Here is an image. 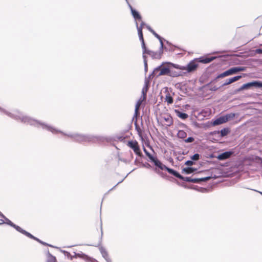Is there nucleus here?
I'll return each mask as SVG.
<instances>
[{"label":"nucleus","instance_id":"45","mask_svg":"<svg viewBox=\"0 0 262 262\" xmlns=\"http://www.w3.org/2000/svg\"><path fill=\"white\" fill-rule=\"evenodd\" d=\"M125 1H126V3H128V1H127V0H125Z\"/></svg>","mask_w":262,"mask_h":262},{"label":"nucleus","instance_id":"38","mask_svg":"<svg viewBox=\"0 0 262 262\" xmlns=\"http://www.w3.org/2000/svg\"><path fill=\"white\" fill-rule=\"evenodd\" d=\"M193 164V162L190 160H188L185 162V165L187 166H191Z\"/></svg>","mask_w":262,"mask_h":262},{"label":"nucleus","instance_id":"3","mask_svg":"<svg viewBox=\"0 0 262 262\" xmlns=\"http://www.w3.org/2000/svg\"><path fill=\"white\" fill-rule=\"evenodd\" d=\"M151 161L154 163L156 167H158L161 170H167L170 174H172L173 176H175L176 177H180V174L177 172L176 171L173 170L172 169L169 168L166 166L165 165H164L163 163L161 162L160 161H159L157 158H154Z\"/></svg>","mask_w":262,"mask_h":262},{"label":"nucleus","instance_id":"4","mask_svg":"<svg viewBox=\"0 0 262 262\" xmlns=\"http://www.w3.org/2000/svg\"><path fill=\"white\" fill-rule=\"evenodd\" d=\"M169 73L170 69L169 68L163 67L161 65L154 69L152 75L158 77L162 75H168Z\"/></svg>","mask_w":262,"mask_h":262},{"label":"nucleus","instance_id":"12","mask_svg":"<svg viewBox=\"0 0 262 262\" xmlns=\"http://www.w3.org/2000/svg\"><path fill=\"white\" fill-rule=\"evenodd\" d=\"M161 119L164 121V125L167 126H170L173 124V119L172 117L169 114H164L161 117Z\"/></svg>","mask_w":262,"mask_h":262},{"label":"nucleus","instance_id":"42","mask_svg":"<svg viewBox=\"0 0 262 262\" xmlns=\"http://www.w3.org/2000/svg\"><path fill=\"white\" fill-rule=\"evenodd\" d=\"M120 160H121V161H123L124 162H127L126 160H124V159H120Z\"/></svg>","mask_w":262,"mask_h":262},{"label":"nucleus","instance_id":"34","mask_svg":"<svg viewBox=\"0 0 262 262\" xmlns=\"http://www.w3.org/2000/svg\"><path fill=\"white\" fill-rule=\"evenodd\" d=\"M144 151L151 161L154 158V157L149 152H148L145 148H144Z\"/></svg>","mask_w":262,"mask_h":262},{"label":"nucleus","instance_id":"24","mask_svg":"<svg viewBox=\"0 0 262 262\" xmlns=\"http://www.w3.org/2000/svg\"><path fill=\"white\" fill-rule=\"evenodd\" d=\"M177 136L179 138L185 139L187 136V134L185 131L183 130H180L178 131Z\"/></svg>","mask_w":262,"mask_h":262},{"label":"nucleus","instance_id":"17","mask_svg":"<svg viewBox=\"0 0 262 262\" xmlns=\"http://www.w3.org/2000/svg\"><path fill=\"white\" fill-rule=\"evenodd\" d=\"M99 250H100V251L102 256L105 259L106 261V262H112L106 250L103 247H100Z\"/></svg>","mask_w":262,"mask_h":262},{"label":"nucleus","instance_id":"9","mask_svg":"<svg viewBox=\"0 0 262 262\" xmlns=\"http://www.w3.org/2000/svg\"><path fill=\"white\" fill-rule=\"evenodd\" d=\"M251 86H255L257 88H262V82L258 81H255L251 82L244 84L239 89L238 91H242L245 89H248Z\"/></svg>","mask_w":262,"mask_h":262},{"label":"nucleus","instance_id":"14","mask_svg":"<svg viewBox=\"0 0 262 262\" xmlns=\"http://www.w3.org/2000/svg\"><path fill=\"white\" fill-rule=\"evenodd\" d=\"M128 7H129L132 14L133 16L134 17V19L137 20H141V16L140 15V14L135 9H133L131 5L129 3V2L127 3Z\"/></svg>","mask_w":262,"mask_h":262},{"label":"nucleus","instance_id":"6","mask_svg":"<svg viewBox=\"0 0 262 262\" xmlns=\"http://www.w3.org/2000/svg\"><path fill=\"white\" fill-rule=\"evenodd\" d=\"M139 39H140V41L142 42V48L143 49V56L145 55V54H148L149 55L151 56L153 58L155 57V56L157 54L156 53H155L152 51L147 50L146 48L145 42H144V39H143V33L141 32V30L140 29L139 30Z\"/></svg>","mask_w":262,"mask_h":262},{"label":"nucleus","instance_id":"8","mask_svg":"<svg viewBox=\"0 0 262 262\" xmlns=\"http://www.w3.org/2000/svg\"><path fill=\"white\" fill-rule=\"evenodd\" d=\"M13 227L14 228H15L17 231L21 233L22 234L25 235L26 236L31 238H32V239H34L37 241H38V242H39L40 243H41L43 245H48L47 244L41 241L40 240H39L38 238L34 237L33 235H32L31 234H30V233L28 232L27 231L23 230V229H21L19 226H17L16 225L14 224V226H13Z\"/></svg>","mask_w":262,"mask_h":262},{"label":"nucleus","instance_id":"41","mask_svg":"<svg viewBox=\"0 0 262 262\" xmlns=\"http://www.w3.org/2000/svg\"><path fill=\"white\" fill-rule=\"evenodd\" d=\"M252 190H254V191H256V192H257L259 193L260 194H261V195H262V192L259 191H257V190H254V189H252Z\"/></svg>","mask_w":262,"mask_h":262},{"label":"nucleus","instance_id":"21","mask_svg":"<svg viewBox=\"0 0 262 262\" xmlns=\"http://www.w3.org/2000/svg\"><path fill=\"white\" fill-rule=\"evenodd\" d=\"M47 262H57L56 257L52 255L49 251L47 254Z\"/></svg>","mask_w":262,"mask_h":262},{"label":"nucleus","instance_id":"25","mask_svg":"<svg viewBox=\"0 0 262 262\" xmlns=\"http://www.w3.org/2000/svg\"><path fill=\"white\" fill-rule=\"evenodd\" d=\"M214 58V57L200 58V61L202 63H207L212 61Z\"/></svg>","mask_w":262,"mask_h":262},{"label":"nucleus","instance_id":"22","mask_svg":"<svg viewBox=\"0 0 262 262\" xmlns=\"http://www.w3.org/2000/svg\"><path fill=\"white\" fill-rule=\"evenodd\" d=\"M177 116L182 119H186L188 117V115L184 113H182L178 110L175 111Z\"/></svg>","mask_w":262,"mask_h":262},{"label":"nucleus","instance_id":"20","mask_svg":"<svg viewBox=\"0 0 262 262\" xmlns=\"http://www.w3.org/2000/svg\"><path fill=\"white\" fill-rule=\"evenodd\" d=\"M148 89V82L147 80H145L144 82V85L142 90V95L141 97H144V98H146V93Z\"/></svg>","mask_w":262,"mask_h":262},{"label":"nucleus","instance_id":"37","mask_svg":"<svg viewBox=\"0 0 262 262\" xmlns=\"http://www.w3.org/2000/svg\"><path fill=\"white\" fill-rule=\"evenodd\" d=\"M194 140L193 137H189L187 139L185 140V142L186 143H191L193 142Z\"/></svg>","mask_w":262,"mask_h":262},{"label":"nucleus","instance_id":"33","mask_svg":"<svg viewBox=\"0 0 262 262\" xmlns=\"http://www.w3.org/2000/svg\"><path fill=\"white\" fill-rule=\"evenodd\" d=\"M143 58L144 59V70L145 73H146L147 72V62L146 60V56L145 55H143Z\"/></svg>","mask_w":262,"mask_h":262},{"label":"nucleus","instance_id":"29","mask_svg":"<svg viewBox=\"0 0 262 262\" xmlns=\"http://www.w3.org/2000/svg\"><path fill=\"white\" fill-rule=\"evenodd\" d=\"M0 215L5 219V223L11 226V227H13V226H14V224H13L11 221H10L7 218L5 217L3 214L0 213Z\"/></svg>","mask_w":262,"mask_h":262},{"label":"nucleus","instance_id":"11","mask_svg":"<svg viewBox=\"0 0 262 262\" xmlns=\"http://www.w3.org/2000/svg\"><path fill=\"white\" fill-rule=\"evenodd\" d=\"M127 145L133 149L134 152L138 156L141 155L140 148L138 143L136 141H130L127 143Z\"/></svg>","mask_w":262,"mask_h":262},{"label":"nucleus","instance_id":"32","mask_svg":"<svg viewBox=\"0 0 262 262\" xmlns=\"http://www.w3.org/2000/svg\"><path fill=\"white\" fill-rule=\"evenodd\" d=\"M144 26H146V25L142 21H141L140 26H139L138 23L136 22V27H137L138 34H139V30H140V29L141 30V32H142V28Z\"/></svg>","mask_w":262,"mask_h":262},{"label":"nucleus","instance_id":"40","mask_svg":"<svg viewBox=\"0 0 262 262\" xmlns=\"http://www.w3.org/2000/svg\"><path fill=\"white\" fill-rule=\"evenodd\" d=\"M146 28L150 32H152V31H154L150 26H149L148 25H146Z\"/></svg>","mask_w":262,"mask_h":262},{"label":"nucleus","instance_id":"1","mask_svg":"<svg viewBox=\"0 0 262 262\" xmlns=\"http://www.w3.org/2000/svg\"><path fill=\"white\" fill-rule=\"evenodd\" d=\"M0 113L3 115H6L16 120H19L23 123L33 125L37 127H41L43 129L51 132L53 134H60L62 136L79 143H100L107 140V138L103 136L84 135L77 133H64L54 126L41 122L26 116L17 110H13L10 112L0 106Z\"/></svg>","mask_w":262,"mask_h":262},{"label":"nucleus","instance_id":"13","mask_svg":"<svg viewBox=\"0 0 262 262\" xmlns=\"http://www.w3.org/2000/svg\"><path fill=\"white\" fill-rule=\"evenodd\" d=\"M146 99V98H144V97H141L140 99L138 100L135 106V113L133 117V119L135 118H137L138 114H139V108L142 104V103Z\"/></svg>","mask_w":262,"mask_h":262},{"label":"nucleus","instance_id":"15","mask_svg":"<svg viewBox=\"0 0 262 262\" xmlns=\"http://www.w3.org/2000/svg\"><path fill=\"white\" fill-rule=\"evenodd\" d=\"M232 154V151H226L218 155L217 158L219 160H224L230 158Z\"/></svg>","mask_w":262,"mask_h":262},{"label":"nucleus","instance_id":"19","mask_svg":"<svg viewBox=\"0 0 262 262\" xmlns=\"http://www.w3.org/2000/svg\"><path fill=\"white\" fill-rule=\"evenodd\" d=\"M242 77L241 76H236L226 80V82L223 84V85H227L230 84L235 81L238 80Z\"/></svg>","mask_w":262,"mask_h":262},{"label":"nucleus","instance_id":"10","mask_svg":"<svg viewBox=\"0 0 262 262\" xmlns=\"http://www.w3.org/2000/svg\"><path fill=\"white\" fill-rule=\"evenodd\" d=\"M178 178L185 181L186 182H192V183H199L200 182L202 181H206L210 179V177H207L205 178H203L201 179H192L190 177H183L180 174V177H177Z\"/></svg>","mask_w":262,"mask_h":262},{"label":"nucleus","instance_id":"16","mask_svg":"<svg viewBox=\"0 0 262 262\" xmlns=\"http://www.w3.org/2000/svg\"><path fill=\"white\" fill-rule=\"evenodd\" d=\"M74 258H80L84 260L89 261L91 260V258L89 257L88 255H85L82 252H80L79 253L74 252Z\"/></svg>","mask_w":262,"mask_h":262},{"label":"nucleus","instance_id":"30","mask_svg":"<svg viewBox=\"0 0 262 262\" xmlns=\"http://www.w3.org/2000/svg\"><path fill=\"white\" fill-rule=\"evenodd\" d=\"M225 118L227 119V122L229 120H230L232 119H233L235 117V114L234 113H231L229 114H227L226 115L224 116Z\"/></svg>","mask_w":262,"mask_h":262},{"label":"nucleus","instance_id":"7","mask_svg":"<svg viewBox=\"0 0 262 262\" xmlns=\"http://www.w3.org/2000/svg\"><path fill=\"white\" fill-rule=\"evenodd\" d=\"M13 227L14 228H15L17 231L21 233L22 234L25 235L26 236L31 238H32V239H34L37 241H38V242H39L40 243H41L43 245H48L47 244L41 241L40 240H39L38 238L34 237L33 235H32L31 234H30V233L28 232L27 231L23 230V229H21L19 226H17L16 225L14 224V226H13Z\"/></svg>","mask_w":262,"mask_h":262},{"label":"nucleus","instance_id":"27","mask_svg":"<svg viewBox=\"0 0 262 262\" xmlns=\"http://www.w3.org/2000/svg\"><path fill=\"white\" fill-rule=\"evenodd\" d=\"M195 169L191 167H187L184 168L182 170L183 172H184L186 174H190L194 171Z\"/></svg>","mask_w":262,"mask_h":262},{"label":"nucleus","instance_id":"23","mask_svg":"<svg viewBox=\"0 0 262 262\" xmlns=\"http://www.w3.org/2000/svg\"><path fill=\"white\" fill-rule=\"evenodd\" d=\"M165 101L167 102L168 104H170L173 103V98L170 96L169 93H166V95L165 98Z\"/></svg>","mask_w":262,"mask_h":262},{"label":"nucleus","instance_id":"31","mask_svg":"<svg viewBox=\"0 0 262 262\" xmlns=\"http://www.w3.org/2000/svg\"><path fill=\"white\" fill-rule=\"evenodd\" d=\"M168 75L171 77H178L181 75V74L176 71H172L170 70V73L168 74Z\"/></svg>","mask_w":262,"mask_h":262},{"label":"nucleus","instance_id":"43","mask_svg":"<svg viewBox=\"0 0 262 262\" xmlns=\"http://www.w3.org/2000/svg\"><path fill=\"white\" fill-rule=\"evenodd\" d=\"M217 89V88H212L211 90H213V91H215V90H216Z\"/></svg>","mask_w":262,"mask_h":262},{"label":"nucleus","instance_id":"28","mask_svg":"<svg viewBox=\"0 0 262 262\" xmlns=\"http://www.w3.org/2000/svg\"><path fill=\"white\" fill-rule=\"evenodd\" d=\"M61 252L63 253L64 255L68 257L70 260H73L74 258V255H71L69 252L62 250H61Z\"/></svg>","mask_w":262,"mask_h":262},{"label":"nucleus","instance_id":"5","mask_svg":"<svg viewBox=\"0 0 262 262\" xmlns=\"http://www.w3.org/2000/svg\"><path fill=\"white\" fill-rule=\"evenodd\" d=\"M245 71V68L240 67H236L230 68V69L225 71L224 72L218 75L217 78H223L226 76H228L229 75H231L232 74H235L238 72L244 71Z\"/></svg>","mask_w":262,"mask_h":262},{"label":"nucleus","instance_id":"2","mask_svg":"<svg viewBox=\"0 0 262 262\" xmlns=\"http://www.w3.org/2000/svg\"><path fill=\"white\" fill-rule=\"evenodd\" d=\"M168 64L177 69L186 70L187 72L194 71L198 66V64L194 60L190 61L186 66H180L171 62H168Z\"/></svg>","mask_w":262,"mask_h":262},{"label":"nucleus","instance_id":"39","mask_svg":"<svg viewBox=\"0 0 262 262\" xmlns=\"http://www.w3.org/2000/svg\"><path fill=\"white\" fill-rule=\"evenodd\" d=\"M255 53L257 54H262V49H258L255 50Z\"/></svg>","mask_w":262,"mask_h":262},{"label":"nucleus","instance_id":"36","mask_svg":"<svg viewBox=\"0 0 262 262\" xmlns=\"http://www.w3.org/2000/svg\"><path fill=\"white\" fill-rule=\"evenodd\" d=\"M199 158H200V155H199L198 154H194V155H193V156L191 157V160H192L196 161V160H199Z\"/></svg>","mask_w":262,"mask_h":262},{"label":"nucleus","instance_id":"18","mask_svg":"<svg viewBox=\"0 0 262 262\" xmlns=\"http://www.w3.org/2000/svg\"><path fill=\"white\" fill-rule=\"evenodd\" d=\"M227 122V119L225 118L224 116H221L219 117V118H217L215 119L213 122V124L214 125H217L220 124H222L223 123H224Z\"/></svg>","mask_w":262,"mask_h":262},{"label":"nucleus","instance_id":"44","mask_svg":"<svg viewBox=\"0 0 262 262\" xmlns=\"http://www.w3.org/2000/svg\"><path fill=\"white\" fill-rule=\"evenodd\" d=\"M122 181H123V180H122V181H120V182H119L117 185H118V184H119V183H121V182H122Z\"/></svg>","mask_w":262,"mask_h":262},{"label":"nucleus","instance_id":"35","mask_svg":"<svg viewBox=\"0 0 262 262\" xmlns=\"http://www.w3.org/2000/svg\"><path fill=\"white\" fill-rule=\"evenodd\" d=\"M228 132H229V130L228 129L224 128L221 130V134L222 136L223 137V136L227 135V134L228 133Z\"/></svg>","mask_w":262,"mask_h":262},{"label":"nucleus","instance_id":"26","mask_svg":"<svg viewBox=\"0 0 262 262\" xmlns=\"http://www.w3.org/2000/svg\"><path fill=\"white\" fill-rule=\"evenodd\" d=\"M151 33L156 37H157L159 40V41L160 42V48L161 49H162L163 48L164 45H163L162 38L157 33H156L154 31H153L152 32H151Z\"/></svg>","mask_w":262,"mask_h":262}]
</instances>
